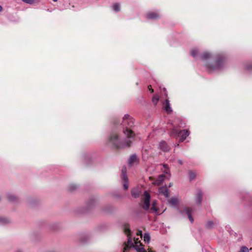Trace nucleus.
Here are the masks:
<instances>
[{
    "mask_svg": "<svg viewBox=\"0 0 252 252\" xmlns=\"http://www.w3.org/2000/svg\"><path fill=\"white\" fill-rule=\"evenodd\" d=\"M76 189L77 186L74 184L70 185L68 187V189L70 191H72Z\"/></svg>",
    "mask_w": 252,
    "mask_h": 252,
    "instance_id": "25",
    "label": "nucleus"
},
{
    "mask_svg": "<svg viewBox=\"0 0 252 252\" xmlns=\"http://www.w3.org/2000/svg\"><path fill=\"white\" fill-rule=\"evenodd\" d=\"M158 191L160 194L163 195L165 197L169 196L168 190L166 186L160 187Z\"/></svg>",
    "mask_w": 252,
    "mask_h": 252,
    "instance_id": "11",
    "label": "nucleus"
},
{
    "mask_svg": "<svg viewBox=\"0 0 252 252\" xmlns=\"http://www.w3.org/2000/svg\"><path fill=\"white\" fill-rule=\"evenodd\" d=\"M134 249L137 252H147L144 248L143 245L140 242L138 238H134Z\"/></svg>",
    "mask_w": 252,
    "mask_h": 252,
    "instance_id": "8",
    "label": "nucleus"
},
{
    "mask_svg": "<svg viewBox=\"0 0 252 252\" xmlns=\"http://www.w3.org/2000/svg\"><path fill=\"white\" fill-rule=\"evenodd\" d=\"M9 222L8 219L5 218H0V223H6Z\"/></svg>",
    "mask_w": 252,
    "mask_h": 252,
    "instance_id": "30",
    "label": "nucleus"
},
{
    "mask_svg": "<svg viewBox=\"0 0 252 252\" xmlns=\"http://www.w3.org/2000/svg\"><path fill=\"white\" fill-rule=\"evenodd\" d=\"M165 110L168 113H171L172 110L170 107V105L169 103V101L168 99L166 100L165 106Z\"/></svg>",
    "mask_w": 252,
    "mask_h": 252,
    "instance_id": "18",
    "label": "nucleus"
},
{
    "mask_svg": "<svg viewBox=\"0 0 252 252\" xmlns=\"http://www.w3.org/2000/svg\"><path fill=\"white\" fill-rule=\"evenodd\" d=\"M169 203L172 206H176L177 205L178 200L177 198L172 197L169 200Z\"/></svg>",
    "mask_w": 252,
    "mask_h": 252,
    "instance_id": "19",
    "label": "nucleus"
},
{
    "mask_svg": "<svg viewBox=\"0 0 252 252\" xmlns=\"http://www.w3.org/2000/svg\"><path fill=\"white\" fill-rule=\"evenodd\" d=\"M169 171V169H168V168L165 169V171H164V172H165L166 174H167V173H168V172Z\"/></svg>",
    "mask_w": 252,
    "mask_h": 252,
    "instance_id": "35",
    "label": "nucleus"
},
{
    "mask_svg": "<svg viewBox=\"0 0 252 252\" xmlns=\"http://www.w3.org/2000/svg\"><path fill=\"white\" fill-rule=\"evenodd\" d=\"M152 101L153 103L156 104L158 101V98L157 96H154L153 97Z\"/></svg>",
    "mask_w": 252,
    "mask_h": 252,
    "instance_id": "32",
    "label": "nucleus"
},
{
    "mask_svg": "<svg viewBox=\"0 0 252 252\" xmlns=\"http://www.w3.org/2000/svg\"><path fill=\"white\" fill-rule=\"evenodd\" d=\"M149 252H153L152 251H149Z\"/></svg>",
    "mask_w": 252,
    "mask_h": 252,
    "instance_id": "44",
    "label": "nucleus"
},
{
    "mask_svg": "<svg viewBox=\"0 0 252 252\" xmlns=\"http://www.w3.org/2000/svg\"><path fill=\"white\" fill-rule=\"evenodd\" d=\"M113 9L115 11H119L120 10V4L116 3L113 5Z\"/></svg>",
    "mask_w": 252,
    "mask_h": 252,
    "instance_id": "24",
    "label": "nucleus"
},
{
    "mask_svg": "<svg viewBox=\"0 0 252 252\" xmlns=\"http://www.w3.org/2000/svg\"><path fill=\"white\" fill-rule=\"evenodd\" d=\"M144 241L145 243H149L150 241V236L149 233H145L144 236Z\"/></svg>",
    "mask_w": 252,
    "mask_h": 252,
    "instance_id": "21",
    "label": "nucleus"
},
{
    "mask_svg": "<svg viewBox=\"0 0 252 252\" xmlns=\"http://www.w3.org/2000/svg\"><path fill=\"white\" fill-rule=\"evenodd\" d=\"M203 198L202 192L201 190H198L197 192V197L196 202L197 204L200 205Z\"/></svg>",
    "mask_w": 252,
    "mask_h": 252,
    "instance_id": "15",
    "label": "nucleus"
},
{
    "mask_svg": "<svg viewBox=\"0 0 252 252\" xmlns=\"http://www.w3.org/2000/svg\"><path fill=\"white\" fill-rule=\"evenodd\" d=\"M108 143L113 149L119 150L130 147L132 141L130 140H120L118 132L115 130H113L108 137Z\"/></svg>",
    "mask_w": 252,
    "mask_h": 252,
    "instance_id": "1",
    "label": "nucleus"
},
{
    "mask_svg": "<svg viewBox=\"0 0 252 252\" xmlns=\"http://www.w3.org/2000/svg\"><path fill=\"white\" fill-rule=\"evenodd\" d=\"M214 225V223L212 221H209L206 223V227L208 228H212Z\"/></svg>",
    "mask_w": 252,
    "mask_h": 252,
    "instance_id": "29",
    "label": "nucleus"
},
{
    "mask_svg": "<svg viewBox=\"0 0 252 252\" xmlns=\"http://www.w3.org/2000/svg\"><path fill=\"white\" fill-rule=\"evenodd\" d=\"M148 88L149 90V91L151 92V93L154 92V90L152 89L151 85H149L148 86Z\"/></svg>",
    "mask_w": 252,
    "mask_h": 252,
    "instance_id": "34",
    "label": "nucleus"
},
{
    "mask_svg": "<svg viewBox=\"0 0 252 252\" xmlns=\"http://www.w3.org/2000/svg\"><path fill=\"white\" fill-rule=\"evenodd\" d=\"M23 2L29 3V4H32L35 2L36 0H22Z\"/></svg>",
    "mask_w": 252,
    "mask_h": 252,
    "instance_id": "31",
    "label": "nucleus"
},
{
    "mask_svg": "<svg viewBox=\"0 0 252 252\" xmlns=\"http://www.w3.org/2000/svg\"><path fill=\"white\" fill-rule=\"evenodd\" d=\"M2 8L1 6L0 5V11L2 10Z\"/></svg>",
    "mask_w": 252,
    "mask_h": 252,
    "instance_id": "38",
    "label": "nucleus"
},
{
    "mask_svg": "<svg viewBox=\"0 0 252 252\" xmlns=\"http://www.w3.org/2000/svg\"><path fill=\"white\" fill-rule=\"evenodd\" d=\"M172 186V183H170L169 187H170Z\"/></svg>",
    "mask_w": 252,
    "mask_h": 252,
    "instance_id": "39",
    "label": "nucleus"
},
{
    "mask_svg": "<svg viewBox=\"0 0 252 252\" xmlns=\"http://www.w3.org/2000/svg\"><path fill=\"white\" fill-rule=\"evenodd\" d=\"M245 68L248 70L252 69V63H248L245 64Z\"/></svg>",
    "mask_w": 252,
    "mask_h": 252,
    "instance_id": "26",
    "label": "nucleus"
},
{
    "mask_svg": "<svg viewBox=\"0 0 252 252\" xmlns=\"http://www.w3.org/2000/svg\"><path fill=\"white\" fill-rule=\"evenodd\" d=\"M226 60V58L224 55H219L216 57L214 63H207L206 67L209 72L220 69L224 65Z\"/></svg>",
    "mask_w": 252,
    "mask_h": 252,
    "instance_id": "3",
    "label": "nucleus"
},
{
    "mask_svg": "<svg viewBox=\"0 0 252 252\" xmlns=\"http://www.w3.org/2000/svg\"><path fill=\"white\" fill-rule=\"evenodd\" d=\"M150 194L147 191L144 192V197L143 198V204L142 207L144 209L147 210L149 209L150 202Z\"/></svg>",
    "mask_w": 252,
    "mask_h": 252,
    "instance_id": "6",
    "label": "nucleus"
},
{
    "mask_svg": "<svg viewBox=\"0 0 252 252\" xmlns=\"http://www.w3.org/2000/svg\"><path fill=\"white\" fill-rule=\"evenodd\" d=\"M114 125H116V126L118 125L116 123H114Z\"/></svg>",
    "mask_w": 252,
    "mask_h": 252,
    "instance_id": "41",
    "label": "nucleus"
},
{
    "mask_svg": "<svg viewBox=\"0 0 252 252\" xmlns=\"http://www.w3.org/2000/svg\"><path fill=\"white\" fill-rule=\"evenodd\" d=\"M136 234L137 236H140V238H142V232L141 230H138L137 233H136Z\"/></svg>",
    "mask_w": 252,
    "mask_h": 252,
    "instance_id": "33",
    "label": "nucleus"
},
{
    "mask_svg": "<svg viewBox=\"0 0 252 252\" xmlns=\"http://www.w3.org/2000/svg\"><path fill=\"white\" fill-rule=\"evenodd\" d=\"M54 1L56 2L57 1V0H53Z\"/></svg>",
    "mask_w": 252,
    "mask_h": 252,
    "instance_id": "42",
    "label": "nucleus"
},
{
    "mask_svg": "<svg viewBox=\"0 0 252 252\" xmlns=\"http://www.w3.org/2000/svg\"><path fill=\"white\" fill-rule=\"evenodd\" d=\"M178 162L181 165H182L183 164L182 161L181 160H179Z\"/></svg>",
    "mask_w": 252,
    "mask_h": 252,
    "instance_id": "36",
    "label": "nucleus"
},
{
    "mask_svg": "<svg viewBox=\"0 0 252 252\" xmlns=\"http://www.w3.org/2000/svg\"><path fill=\"white\" fill-rule=\"evenodd\" d=\"M9 201L14 202L17 200V197L13 195H9L8 196Z\"/></svg>",
    "mask_w": 252,
    "mask_h": 252,
    "instance_id": "22",
    "label": "nucleus"
},
{
    "mask_svg": "<svg viewBox=\"0 0 252 252\" xmlns=\"http://www.w3.org/2000/svg\"><path fill=\"white\" fill-rule=\"evenodd\" d=\"M157 201L154 200L152 202V206L151 209L154 211L157 215L160 214L158 208L157 207Z\"/></svg>",
    "mask_w": 252,
    "mask_h": 252,
    "instance_id": "16",
    "label": "nucleus"
},
{
    "mask_svg": "<svg viewBox=\"0 0 252 252\" xmlns=\"http://www.w3.org/2000/svg\"><path fill=\"white\" fill-rule=\"evenodd\" d=\"M179 211L180 212V213H181V214H183V212H182V211L179 210Z\"/></svg>",
    "mask_w": 252,
    "mask_h": 252,
    "instance_id": "37",
    "label": "nucleus"
},
{
    "mask_svg": "<svg viewBox=\"0 0 252 252\" xmlns=\"http://www.w3.org/2000/svg\"><path fill=\"white\" fill-rule=\"evenodd\" d=\"M159 147L161 150L163 152H168L170 150V147L165 141H162L159 144Z\"/></svg>",
    "mask_w": 252,
    "mask_h": 252,
    "instance_id": "12",
    "label": "nucleus"
},
{
    "mask_svg": "<svg viewBox=\"0 0 252 252\" xmlns=\"http://www.w3.org/2000/svg\"><path fill=\"white\" fill-rule=\"evenodd\" d=\"M17 252H21V251H18Z\"/></svg>",
    "mask_w": 252,
    "mask_h": 252,
    "instance_id": "45",
    "label": "nucleus"
},
{
    "mask_svg": "<svg viewBox=\"0 0 252 252\" xmlns=\"http://www.w3.org/2000/svg\"><path fill=\"white\" fill-rule=\"evenodd\" d=\"M137 160V156L135 155H131L129 159L128 160V164L129 166H131L133 163L136 162Z\"/></svg>",
    "mask_w": 252,
    "mask_h": 252,
    "instance_id": "17",
    "label": "nucleus"
},
{
    "mask_svg": "<svg viewBox=\"0 0 252 252\" xmlns=\"http://www.w3.org/2000/svg\"><path fill=\"white\" fill-rule=\"evenodd\" d=\"M211 57V54L208 52H204L201 55V59L203 60H207L210 58Z\"/></svg>",
    "mask_w": 252,
    "mask_h": 252,
    "instance_id": "20",
    "label": "nucleus"
},
{
    "mask_svg": "<svg viewBox=\"0 0 252 252\" xmlns=\"http://www.w3.org/2000/svg\"><path fill=\"white\" fill-rule=\"evenodd\" d=\"M131 193L132 197L137 198L139 196L141 191L138 188H135L131 189Z\"/></svg>",
    "mask_w": 252,
    "mask_h": 252,
    "instance_id": "14",
    "label": "nucleus"
},
{
    "mask_svg": "<svg viewBox=\"0 0 252 252\" xmlns=\"http://www.w3.org/2000/svg\"><path fill=\"white\" fill-rule=\"evenodd\" d=\"M164 166L165 168H166V165H164Z\"/></svg>",
    "mask_w": 252,
    "mask_h": 252,
    "instance_id": "43",
    "label": "nucleus"
},
{
    "mask_svg": "<svg viewBox=\"0 0 252 252\" xmlns=\"http://www.w3.org/2000/svg\"><path fill=\"white\" fill-rule=\"evenodd\" d=\"M133 125L134 122L132 118L129 115L126 114L123 118L122 122L119 126V128L123 129V133L127 138H134L135 133L131 129Z\"/></svg>",
    "mask_w": 252,
    "mask_h": 252,
    "instance_id": "2",
    "label": "nucleus"
},
{
    "mask_svg": "<svg viewBox=\"0 0 252 252\" xmlns=\"http://www.w3.org/2000/svg\"><path fill=\"white\" fill-rule=\"evenodd\" d=\"M238 252H250L249 249L246 246L241 247Z\"/></svg>",
    "mask_w": 252,
    "mask_h": 252,
    "instance_id": "23",
    "label": "nucleus"
},
{
    "mask_svg": "<svg viewBox=\"0 0 252 252\" xmlns=\"http://www.w3.org/2000/svg\"><path fill=\"white\" fill-rule=\"evenodd\" d=\"M184 211L187 214L188 216V218L191 223L193 222V219L191 216V213L192 212V208L190 207H186L184 209Z\"/></svg>",
    "mask_w": 252,
    "mask_h": 252,
    "instance_id": "9",
    "label": "nucleus"
},
{
    "mask_svg": "<svg viewBox=\"0 0 252 252\" xmlns=\"http://www.w3.org/2000/svg\"><path fill=\"white\" fill-rule=\"evenodd\" d=\"M124 232L128 237V240L126 243H125V246L123 249V252H126V251H128L130 248L132 247L134 248V245L132 242L131 237H130L131 231L128 224H126L124 225Z\"/></svg>",
    "mask_w": 252,
    "mask_h": 252,
    "instance_id": "4",
    "label": "nucleus"
},
{
    "mask_svg": "<svg viewBox=\"0 0 252 252\" xmlns=\"http://www.w3.org/2000/svg\"><path fill=\"white\" fill-rule=\"evenodd\" d=\"M190 54L192 57H195L198 54V51L197 49H193L191 51Z\"/></svg>",
    "mask_w": 252,
    "mask_h": 252,
    "instance_id": "27",
    "label": "nucleus"
},
{
    "mask_svg": "<svg viewBox=\"0 0 252 252\" xmlns=\"http://www.w3.org/2000/svg\"><path fill=\"white\" fill-rule=\"evenodd\" d=\"M149 179H150V180H152V179H153V178H152V177H149Z\"/></svg>",
    "mask_w": 252,
    "mask_h": 252,
    "instance_id": "40",
    "label": "nucleus"
},
{
    "mask_svg": "<svg viewBox=\"0 0 252 252\" xmlns=\"http://www.w3.org/2000/svg\"><path fill=\"white\" fill-rule=\"evenodd\" d=\"M189 178H190V180L194 179L196 176L195 173L194 172L191 171H189Z\"/></svg>",
    "mask_w": 252,
    "mask_h": 252,
    "instance_id": "28",
    "label": "nucleus"
},
{
    "mask_svg": "<svg viewBox=\"0 0 252 252\" xmlns=\"http://www.w3.org/2000/svg\"><path fill=\"white\" fill-rule=\"evenodd\" d=\"M122 175H121V178L122 180L124 181V184L123 186L124 188V189L125 190L127 189L128 188V178L126 176V167H123L122 169Z\"/></svg>",
    "mask_w": 252,
    "mask_h": 252,
    "instance_id": "7",
    "label": "nucleus"
},
{
    "mask_svg": "<svg viewBox=\"0 0 252 252\" xmlns=\"http://www.w3.org/2000/svg\"><path fill=\"white\" fill-rule=\"evenodd\" d=\"M189 132L187 130H179L176 128H173L170 132L169 135L172 137H180V141L183 142L187 136H189Z\"/></svg>",
    "mask_w": 252,
    "mask_h": 252,
    "instance_id": "5",
    "label": "nucleus"
},
{
    "mask_svg": "<svg viewBox=\"0 0 252 252\" xmlns=\"http://www.w3.org/2000/svg\"><path fill=\"white\" fill-rule=\"evenodd\" d=\"M159 18V14L155 12H150L147 14V18L148 19H157Z\"/></svg>",
    "mask_w": 252,
    "mask_h": 252,
    "instance_id": "10",
    "label": "nucleus"
},
{
    "mask_svg": "<svg viewBox=\"0 0 252 252\" xmlns=\"http://www.w3.org/2000/svg\"><path fill=\"white\" fill-rule=\"evenodd\" d=\"M165 176L163 174L159 175L156 181L153 183L155 185L159 186L162 184L163 180H164Z\"/></svg>",
    "mask_w": 252,
    "mask_h": 252,
    "instance_id": "13",
    "label": "nucleus"
}]
</instances>
